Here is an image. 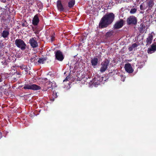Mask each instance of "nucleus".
Returning a JSON list of instances; mask_svg holds the SVG:
<instances>
[{
	"label": "nucleus",
	"mask_w": 156,
	"mask_h": 156,
	"mask_svg": "<svg viewBox=\"0 0 156 156\" xmlns=\"http://www.w3.org/2000/svg\"><path fill=\"white\" fill-rule=\"evenodd\" d=\"M115 18V15L112 12L108 13L106 14L102 18L100 21L99 27L102 29L107 27L111 24L113 22Z\"/></svg>",
	"instance_id": "1"
},
{
	"label": "nucleus",
	"mask_w": 156,
	"mask_h": 156,
	"mask_svg": "<svg viewBox=\"0 0 156 156\" xmlns=\"http://www.w3.org/2000/svg\"><path fill=\"white\" fill-rule=\"evenodd\" d=\"M16 46L20 48L22 50H24L26 48V44L24 41L21 39H17L15 41Z\"/></svg>",
	"instance_id": "2"
},
{
	"label": "nucleus",
	"mask_w": 156,
	"mask_h": 156,
	"mask_svg": "<svg viewBox=\"0 0 156 156\" xmlns=\"http://www.w3.org/2000/svg\"><path fill=\"white\" fill-rule=\"evenodd\" d=\"M55 59L58 61L62 62L65 56L62 52L59 50H57L55 52Z\"/></svg>",
	"instance_id": "3"
},
{
	"label": "nucleus",
	"mask_w": 156,
	"mask_h": 156,
	"mask_svg": "<svg viewBox=\"0 0 156 156\" xmlns=\"http://www.w3.org/2000/svg\"><path fill=\"white\" fill-rule=\"evenodd\" d=\"M110 61L108 59H105L101 63V67L100 71L101 73L105 72L107 69Z\"/></svg>",
	"instance_id": "4"
},
{
	"label": "nucleus",
	"mask_w": 156,
	"mask_h": 156,
	"mask_svg": "<svg viewBox=\"0 0 156 156\" xmlns=\"http://www.w3.org/2000/svg\"><path fill=\"white\" fill-rule=\"evenodd\" d=\"M137 18L134 16H130L126 20V22L128 25H136L137 23Z\"/></svg>",
	"instance_id": "5"
},
{
	"label": "nucleus",
	"mask_w": 156,
	"mask_h": 156,
	"mask_svg": "<svg viewBox=\"0 0 156 156\" xmlns=\"http://www.w3.org/2000/svg\"><path fill=\"white\" fill-rule=\"evenodd\" d=\"M40 88V86L35 84H25L23 87V89H31L34 90H39Z\"/></svg>",
	"instance_id": "6"
},
{
	"label": "nucleus",
	"mask_w": 156,
	"mask_h": 156,
	"mask_svg": "<svg viewBox=\"0 0 156 156\" xmlns=\"http://www.w3.org/2000/svg\"><path fill=\"white\" fill-rule=\"evenodd\" d=\"M124 22L123 19H120L116 21L113 26L114 29H118L122 28L123 26Z\"/></svg>",
	"instance_id": "7"
},
{
	"label": "nucleus",
	"mask_w": 156,
	"mask_h": 156,
	"mask_svg": "<svg viewBox=\"0 0 156 156\" xmlns=\"http://www.w3.org/2000/svg\"><path fill=\"white\" fill-rule=\"evenodd\" d=\"M50 81H46L43 83L42 84L41 86H40V88L39 90L41 89L43 91H46L50 88Z\"/></svg>",
	"instance_id": "8"
},
{
	"label": "nucleus",
	"mask_w": 156,
	"mask_h": 156,
	"mask_svg": "<svg viewBox=\"0 0 156 156\" xmlns=\"http://www.w3.org/2000/svg\"><path fill=\"white\" fill-rule=\"evenodd\" d=\"M29 43L30 44L31 46L33 48H36L38 47V44L37 41H36L35 37L30 38L29 40Z\"/></svg>",
	"instance_id": "9"
},
{
	"label": "nucleus",
	"mask_w": 156,
	"mask_h": 156,
	"mask_svg": "<svg viewBox=\"0 0 156 156\" xmlns=\"http://www.w3.org/2000/svg\"><path fill=\"white\" fill-rule=\"evenodd\" d=\"M124 68L126 71L128 73H132L134 70L130 63H126L125 65Z\"/></svg>",
	"instance_id": "10"
},
{
	"label": "nucleus",
	"mask_w": 156,
	"mask_h": 156,
	"mask_svg": "<svg viewBox=\"0 0 156 156\" xmlns=\"http://www.w3.org/2000/svg\"><path fill=\"white\" fill-rule=\"evenodd\" d=\"M98 62V59L97 57L92 58L90 61L91 65L94 68H95L97 66Z\"/></svg>",
	"instance_id": "11"
},
{
	"label": "nucleus",
	"mask_w": 156,
	"mask_h": 156,
	"mask_svg": "<svg viewBox=\"0 0 156 156\" xmlns=\"http://www.w3.org/2000/svg\"><path fill=\"white\" fill-rule=\"evenodd\" d=\"M39 22V19L38 17L37 14L34 16L32 20V24L35 26H37L38 25Z\"/></svg>",
	"instance_id": "12"
},
{
	"label": "nucleus",
	"mask_w": 156,
	"mask_h": 156,
	"mask_svg": "<svg viewBox=\"0 0 156 156\" xmlns=\"http://www.w3.org/2000/svg\"><path fill=\"white\" fill-rule=\"evenodd\" d=\"M57 6L58 10L60 12H63L64 9L61 3V1L58 0L57 2Z\"/></svg>",
	"instance_id": "13"
},
{
	"label": "nucleus",
	"mask_w": 156,
	"mask_h": 156,
	"mask_svg": "<svg viewBox=\"0 0 156 156\" xmlns=\"http://www.w3.org/2000/svg\"><path fill=\"white\" fill-rule=\"evenodd\" d=\"M0 62L1 63L2 67L3 68L6 67L8 64L7 62L6 61L5 58L4 57H3L2 59L0 58Z\"/></svg>",
	"instance_id": "14"
},
{
	"label": "nucleus",
	"mask_w": 156,
	"mask_h": 156,
	"mask_svg": "<svg viewBox=\"0 0 156 156\" xmlns=\"http://www.w3.org/2000/svg\"><path fill=\"white\" fill-rule=\"evenodd\" d=\"M9 28H7L8 30H4L1 33L2 36L4 38H6L8 37L9 34Z\"/></svg>",
	"instance_id": "15"
},
{
	"label": "nucleus",
	"mask_w": 156,
	"mask_h": 156,
	"mask_svg": "<svg viewBox=\"0 0 156 156\" xmlns=\"http://www.w3.org/2000/svg\"><path fill=\"white\" fill-rule=\"evenodd\" d=\"M153 39V36L151 34H149L146 40L147 45H149L151 43Z\"/></svg>",
	"instance_id": "16"
},
{
	"label": "nucleus",
	"mask_w": 156,
	"mask_h": 156,
	"mask_svg": "<svg viewBox=\"0 0 156 156\" xmlns=\"http://www.w3.org/2000/svg\"><path fill=\"white\" fill-rule=\"evenodd\" d=\"M156 50V46L154 44H153L151 46V48H150L147 51L148 53L149 54H151L154 52Z\"/></svg>",
	"instance_id": "17"
},
{
	"label": "nucleus",
	"mask_w": 156,
	"mask_h": 156,
	"mask_svg": "<svg viewBox=\"0 0 156 156\" xmlns=\"http://www.w3.org/2000/svg\"><path fill=\"white\" fill-rule=\"evenodd\" d=\"M115 34V32L113 30L108 32L106 34L105 36L107 38L110 37Z\"/></svg>",
	"instance_id": "18"
},
{
	"label": "nucleus",
	"mask_w": 156,
	"mask_h": 156,
	"mask_svg": "<svg viewBox=\"0 0 156 156\" xmlns=\"http://www.w3.org/2000/svg\"><path fill=\"white\" fill-rule=\"evenodd\" d=\"M138 45L136 43L133 44L131 47H130L128 48V50L129 51H133V48H136L137 47Z\"/></svg>",
	"instance_id": "19"
},
{
	"label": "nucleus",
	"mask_w": 156,
	"mask_h": 156,
	"mask_svg": "<svg viewBox=\"0 0 156 156\" xmlns=\"http://www.w3.org/2000/svg\"><path fill=\"white\" fill-rule=\"evenodd\" d=\"M75 4V0H71L68 2V7L69 8L73 7Z\"/></svg>",
	"instance_id": "20"
},
{
	"label": "nucleus",
	"mask_w": 156,
	"mask_h": 156,
	"mask_svg": "<svg viewBox=\"0 0 156 156\" xmlns=\"http://www.w3.org/2000/svg\"><path fill=\"white\" fill-rule=\"evenodd\" d=\"M47 60L46 58H39L37 61V62L39 64H44V62Z\"/></svg>",
	"instance_id": "21"
},
{
	"label": "nucleus",
	"mask_w": 156,
	"mask_h": 156,
	"mask_svg": "<svg viewBox=\"0 0 156 156\" xmlns=\"http://www.w3.org/2000/svg\"><path fill=\"white\" fill-rule=\"evenodd\" d=\"M145 26L143 23L140 24L139 27H138V29L140 33H142L143 32V30L145 28Z\"/></svg>",
	"instance_id": "22"
},
{
	"label": "nucleus",
	"mask_w": 156,
	"mask_h": 156,
	"mask_svg": "<svg viewBox=\"0 0 156 156\" xmlns=\"http://www.w3.org/2000/svg\"><path fill=\"white\" fill-rule=\"evenodd\" d=\"M154 5L153 1L152 0H150L148 3V5L149 8H151Z\"/></svg>",
	"instance_id": "23"
},
{
	"label": "nucleus",
	"mask_w": 156,
	"mask_h": 156,
	"mask_svg": "<svg viewBox=\"0 0 156 156\" xmlns=\"http://www.w3.org/2000/svg\"><path fill=\"white\" fill-rule=\"evenodd\" d=\"M137 11V9L135 8L131 9L130 11V13L131 14L135 13Z\"/></svg>",
	"instance_id": "24"
},
{
	"label": "nucleus",
	"mask_w": 156,
	"mask_h": 156,
	"mask_svg": "<svg viewBox=\"0 0 156 156\" xmlns=\"http://www.w3.org/2000/svg\"><path fill=\"white\" fill-rule=\"evenodd\" d=\"M50 88H51V89H52L53 87H55V83H52L51 82L50 83Z\"/></svg>",
	"instance_id": "25"
},
{
	"label": "nucleus",
	"mask_w": 156,
	"mask_h": 156,
	"mask_svg": "<svg viewBox=\"0 0 156 156\" xmlns=\"http://www.w3.org/2000/svg\"><path fill=\"white\" fill-rule=\"evenodd\" d=\"M22 25L23 27H27L28 26L26 20H24L23 22V23L22 24Z\"/></svg>",
	"instance_id": "26"
},
{
	"label": "nucleus",
	"mask_w": 156,
	"mask_h": 156,
	"mask_svg": "<svg viewBox=\"0 0 156 156\" xmlns=\"http://www.w3.org/2000/svg\"><path fill=\"white\" fill-rule=\"evenodd\" d=\"M120 77H121V81L123 82L124 81L125 79L126 78L125 76L123 75H121Z\"/></svg>",
	"instance_id": "27"
},
{
	"label": "nucleus",
	"mask_w": 156,
	"mask_h": 156,
	"mask_svg": "<svg viewBox=\"0 0 156 156\" xmlns=\"http://www.w3.org/2000/svg\"><path fill=\"white\" fill-rule=\"evenodd\" d=\"M20 68L22 69H24L25 71H26V70H27V67L25 65H22L21 66H20Z\"/></svg>",
	"instance_id": "28"
},
{
	"label": "nucleus",
	"mask_w": 156,
	"mask_h": 156,
	"mask_svg": "<svg viewBox=\"0 0 156 156\" xmlns=\"http://www.w3.org/2000/svg\"><path fill=\"white\" fill-rule=\"evenodd\" d=\"M37 5L38 6L40 7H42V5L40 2H38L37 3Z\"/></svg>",
	"instance_id": "29"
},
{
	"label": "nucleus",
	"mask_w": 156,
	"mask_h": 156,
	"mask_svg": "<svg viewBox=\"0 0 156 156\" xmlns=\"http://www.w3.org/2000/svg\"><path fill=\"white\" fill-rule=\"evenodd\" d=\"M140 9L141 10H144V9L143 8V4H141L140 6Z\"/></svg>",
	"instance_id": "30"
},
{
	"label": "nucleus",
	"mask_w": 156,
	"mask_h": 156,
	"mask_svg": "<svg viewBox=\"0 0 156 156\" xmlns=\"http://www.w3.org/2000/svg\"><path fill=\"white\" fill-rule=\"evenodd\" d=\"M51 41H53L54 40V36L52 35L51 36Z\"/></svg>",
	"instance_id": "31"
},
{
	"label": "nucleus",
	"mask_w": 156,
	"mask_h": 156,
	"mask_svg": "<svg viewBox=\"0 0 156 156\" xmlns=\"http://www.w3.org/2000/svg\"><path fill=\"white\" fill-rule=\"evenodd\" d=\"M17 74V76L18 75V76H17V77L18 78H19L20 77V74L19 73H17L16 74Z\"/></svg>",
	"instance_id": "32"
},
{
	"label": "nucleus",
	"mask_w": 156,
	"mask_h": 156,
	"mask_svg": "<svg viewBox=\"0 0 156 156\" xmlns=\"http://www.w3.org/2000/svg\"><path fill=\"white\" fill-rule=\"evenodd\" d=\"M2 137V133L0 132V139Z\"/></svg>",
	"instance_id": "33"
},
{
	"label": "nucleus",
	"mask_w": 156,
	"mask_h": 156,
	"mask_svg": "<svg viewBox=\"0 0 156 156\" xmlns=\"http://www.w3.org/2000/svg\"><path fill=\"white\" fill-rule=\"evenodd\" d=\"M55 96H54V95H53V96L54 97V98H57V97L58 96L57 95V93H55Z\"/></svg>",
	"instance_id": "34"
},
{
	"label": "nucleus",
	"mask_w": 156,
	"mask_h": 156,
	"mask_svg": "<svg viewBox=\"0 0 156 156\" xmlns=\"http://www.w3.org/2000/svg\"><path fill=\"white\" fill-rule=\"evenodd\" d=\"M34 58H30V60H31V62H32V61H34L35 60V59H34Z\"/></svg>",
	"instance_id": "35"
},
{
	"label": "nucleus",
	"mask_w": 156,
	"mask_h": 156,
	"mask_svg": "<svg viewBox=\"0 0 156 156\" xmlns=\"http://www.w3.org/2000/svg\"><path fill=\"white\" fill-rule=\"evenodd\" d=\"M69 78V77H68V76H67V77H66V79H65V80H64L63 81H64L66 80H68V79Z\"/></svg>",
	"instance_id": "36"
},
{
	"label": "nucleus",
	"mask_w": 156,
	"mask_h": 156,
	"mask_svg": "<svg viewBox=\"0 0 156 156\" xmlns=\"http://www.w3.org/2000/svg\"><path fill=\"white\" fill-rule=\"evenodd\" d=\"M2 81V78H0V82Z\"/></svg>",
	"instance_id": "37"
},
{
	"label": "nucleus",
	"mask_w": 156,
	"mask_h": 156,
	"mask_svg": "<svg viewBox=\"0 0 156 156\" xmlns=\"http://www.w3.org/2000/svg\"><path fill=\"white\" fill-rule=\"evenodd\" d=\"M51 100H52L53 101H54V98H53L52 99H51Z\"/></svg>",
	"instance_id": "38"
},
{
	"label": "nucleus",
	"mask_w": 156,
	"mask_h": 156,
	"mask_svg": "<svg viewBox=\"0 0 156 156\" xmlns=\"http://www.w3.org/2000/svg\"><path fill=\"white\" fill-rule=\"evenodd\" d=\"M154 44L156 46V42H155L154 43Z\"/></svg>",
	"instance_id": "39"
},
{
	"label": "nucleus",
	"mask_w": 156,
	"mask_h": 156,
	"mask_svg": "<svg viewBox=\"0 0 156 156\" xmlns=\"http://www.w3.org/2000/svg\"><path fill=\"white\" fill-rule=\"evenodd\" d=\"M1 109L0 108V113L1 112Z\"/></svg>",
	"instance_id": "40"
}]
</instances>
